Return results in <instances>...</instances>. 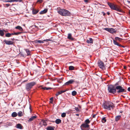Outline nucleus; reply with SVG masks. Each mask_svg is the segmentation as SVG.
Returning <instances> with one entry per match:
<instances>
[{"instance_id":"obj_1","label":"nucleus","mask_w":130,"mask_h":130,"mask_svg":"<svg viewBox=\"0 0 130 130\" xmlns=\"http://www.w3.org/2000/svg\"><path fill=\"white\" fill-rule=\"evenodd\" d=\"M107 4L111 9L119 12H123V10L120 6L110 2L107 3Z\"/></svg>"},{"instance_id":"obj_2","label":"nucleus","mask_w":130,"mask_h":130,"mask_svg":"<svg viewBox=\"0 0 130 130\" xmlns=\"http://www.w3.org/2000/svg\"><path fill=\"white\" fill-rule=\"evenodd\" d=\"M104 108L109 110H111V108H113L114 105L112 103L109 102H105L103 105Z\"/></svg>"},{"instance_id":"obj_3","label":"nucleus","mask_w":130,"mask_h":130,"mask_svg":"<svg viewBox=\"0 0 130 130\" xmlns=\"http://www.w3.org/2000/svg\"><path fill=\"white\" fill-rule=\"evenodd\" d=\"M58 13L61 15L68 16L70 15L71 13L68 11L64 9H61L58 11Z\"/></svg>"},{"instance_id":"obj_4","label":"nucleus","mask_w":130,"mask_h":130,"mask_svg":"<svg viewBox=\"0 0 130 130\" xmlns=\"http://www.w3.org/2000/svg\"><path fill=\"white\" fill-rule=\"evenodd\" d=\"M116 87H115L114 85H110L108 86V90L109 92L114 94L116 93Z\"/></svg>"},{"instance_id":"obj_5","label":"nucleus","mask_w":130,"mask_h":130,"mask_svg":"<svg viewBox=\"0 0 130 130\" xmlns=\"http://www.w3.org/2000/svg\"><path fill=\"white\" fill-rule=\"evenodd\" d=\"M36 84V83L35 82H32L27 84L26 85V90L29 91Z\"/></svg>"},{"instance_id":"obj_6","label":"nucleus","mask_w":130,"mask_h":130,"mask_svg":"<svg viewBox=\"0 0 130 130\" xmlns=\"http://www.w3.org/2000/svg\"><path fill=\"white\" fill-rule=\"evenodd\" d=\"M117 92L118 93H124L126 92V90L121 86H119L116 87Z\"/></svg>"},{"instance_id":"obj_7","label":"nucleus","mask_w":130,"mask_h":130,"mask_svg":"<svg viewBox=\"0 0 130 130\" xmlns=\"http://www.w3.org/2000/svg\"><path fill=\"white\" fill-rule=\"evenodd\" d=\"M104 30H106L107 31L111 33H115L116 32V31L115 29L111 28H104L103 29Z\"/></svg>"},{"instance_id":"obj_8","label":"nucleus","mask_w":130,"mask_h":130,"mask_svg":"<svg viewBox=\"0 0 130 130\" xmlns=\"http://www.w3.org/2000/svg\"><path fill=\"white\" fill-rule=\"evenodd\" d=\"M98 64L100 68L103 70L105 69V67L104 65V62L102 61H100L98 62Z\"/></svg>"},{"instance_id":"obj_9","label":"nucleus","mask_w":130,"mask_h":130,"mask_svg":"<svg viewBox=\"0 0 130 130\" xmlns=\"http://www.w3.org/2000/svg\"><path fill=\"white\" fill-rule=\"evenodd\" d=\"M89 125L85 123L82 124L80 126V128L82 130H85V128H88L89 127Z\"/></svg>"},{"instance_id":"obj_10","label":"nucleus","mask_w":130,"mask_h":130,"mask_svg":"<svg viewBox=\"0 0 130 130\" xmlns=\"http://www.w3.org/2000/svg\"><path fill=\"white\" fill-rule=\"evenodd\" d=\"M4 42L6 44L8 45H12L13 44V42L11 41L7 40H6L4 41Z\"/></svg>"},{"instance_id":"obj_11","label":"nucleus","mask_w":130,"mask_h":130,"mask_svg":"<svg viewBox=\"0 0 130 130\" xmlns=\"http://www.w3.org/2000/svg\"><path fill=\"white\" fill-rule=\"evenodd\" d=\"M74 82V80H70L64 83V85H68L70 84H72Z\"/></svg>"},{"instance_id":"obj_12","label":"nucleus","mask_w":130,"mask_h":130,"mask_svg":"<svg viewBox=\"0 0 130 130\" xmlns=\"http://www.w3.org/2000/svg\"><path fill=\"white\" fill-rule=\"evenodd\" d=\"M4 32H6V31L4 30H2L0 28V36L3 37L5 34Z\"/></svg>"},{"instance_id":"obj_13","label":"nucleus","mask_w":130,"mask_h":130,"mask_svg":"<svg viewBox=\"0 0 130 130\" xmlns=\"http://www.w3.org/2000/svg\"><path fill=\"white\" fill-rule=\"evenodd\" d=\"M36 118L37 116H32L31 118L29 119L28 120V122L31 121Z\"/></svg>"},{"instance_id":"obj_14","label":"nucleus","mask_w":130,"mask_h":130,"mask_svg":"<svg viewBox=\"0 0 130 130\" xmlns=\"http://www.w3.org/2000/svg\"><path fill=\"white\" fill-rule=\"evenodd\" d=\"M55 127L52 126H48L46 128L47 130H54Z\"/></svg>"},{"instance_id":"obj_15","label":"nucleus","mask_w":130,"mask_h":130,"mask_svg":"<svg viewBox=\"0 0 130 130\" xmlns=\"http://www.w3.org/2000/svg\"><path fill=\"white\" fill-rule=\"evenodd\" d=\"M93 40L92 38H90L89 39L87 40L86 41V42L88 43H92L93 42Z\"/></svg>"},{"instance_id":"obj_16","label":"nucleus","mask_w":130,"mask_h":130,"mask_svg":"<svg viewBox=\"0 0 130 130\" xmlns=\"http://www.w3.org/2000/svg\"><path fill=\"white\" fill-rule=\"evenodd\" d=\"M67 38L69 40H74V38L72 37V35L71 34L69 33L68 34Z\"/></svg>"},{"instance_id":"obj_17","label":"nucleus","mask_w":130,"mask_h":130,"mask_svg":"<svg viewBox=\"0 0 130 130\" xmlns=\"http://www.w3.org/2000/svg\"><path fill=\"white\" fill-rule=\"evenodd\" d=\"M47 9H44L43 11H41L39 13L40 14H43L46 13L47 12Z\"/></svg>"},{"instance_id":"obj_18","label":"nucleus","mask_w":130,"mask_h":130,"mask_svg":"<svg viewBox=\"0 0 130 130\" xmlns=\"http://www.w3.org/2000/svg\"><path fill=\"white\" fill-rule=\"evenodd\" d=\"M16 127L18 128L22 129L23 127V126L21 124L19 123L17 124Z\"/></svg>"},{"instance_id":"obj_19","label":"nucleus","mask_w":130,"mask_h":130,"mask_svg":"<svg viewBox=\"0 0 130 130\" xmlns=\"http://www.w3.org/2000/svg\"><path fill=\"white\" fill-rule=\"evenodd\" d=\"M25 50L27 53V56H29L30 55V51L28 49H25Z\"/></svg>"},{"instance_id":"obj_20","label":"nucleus","mask_w":130,"mask_h":130,"mask_svg":"<svg viewBox=\"0 0 130 130\" xmlns=\"http://www.w3.org/2000/svg\"><path fill=\"white\" fill-rule=\"evenodd\" d=\"M113 43L121 47L122 46L119 43H118L115 40H113Z\"/></svg>"},{"instance_id":"obj_21","label":"nucleus","mask_w":130,"mask_h":130,"mask_svg":"<svg viewBox=\"0 0 130 130\" xmlns=\"http://www.w3.org/2000/svg\"><path fill=\"white\" fill-rule=\"evenodd\" d=\"M121 117V116L120 115L117 116H116L115 117V121H118L120 120Z\"/></svg>"},{"instance_id":"obj_22","label":"nucleus","mask_w":130,"mask_h":130,"mask_svg":"<svg viewBox=\"0 0 130 130\" xmlns=\"http://www.w3.org/2000/svg\"><path fill=\"white\" fill-rule=\"evenodd\" d=\"M39 11L33 9L32 10V14H36Z\"/></svg>"},{"instance_id":"obj_23","label":"nucleus","mask_w":130,"mask_h":130,"mask_svg":"<svg viewBox=\"0 0 130 130\" xmlns=\"http://www.w3.org/2000/svg\"><path fill=\"white\" fill-rule=\"evenodd\" d=\"M55 123L57 124H58L61 122V120L59 119H57L55 121Z\"/></svg>"},{"instance_id":"obj_24","label":"nucleus","mask_w":130,"mask_h":130,"mask_svg":"<svg viewBox=\"0 0 130 130\" xmlns=\"http://www.w3.org/2000/svg\"><path fill=\"white\" fill-rule=\"evenodd\" d=\"M15 28L16 29H19L20 31H22L23 30L22 28L20 26H18L16 27Z\"/></svg>"},{"instance_id":"obj_25","label":"nucleus","mask_w":130,"mask_h":130,"mask_svg":"<svg viewBox=\"0 0 130 130\" xmlns=\"http://www.w3.org/2000/svg\"><path fill=\"white\" fill-rule=\"evenodd\" d=\"M41 88L42 89H43L44 90H50L52 89V88H50V87H42Z\"/></svg>"},{"instance_id":"obj_26","label":"nucleus","mask_w":130,"mask_h":130,"mask_svg":"<svg viewBox=\"0 0 130 130\" xmlns=\"http://www.w3.org/2000/svg\"><path fill=\"white\" fill-rule=\"evenodd\" d=\"M17 116V113L15 112H13L11 115V116L12 117H15Z\"/></svg>"},{"instance_id":"obj_27","label":"nucleus","mask_w":130,"mask_h":130,"mask_svg":"<svg viewBox=\"0 0 130 130\" xmlns=\"http://www.w3.org/2000/svg\"><path fill=\"white\" fill-rule=\"evenodd\" d=\"M23 114L22 113V112L21 111H20L18 113V116L19 117H21L23 116Z\"/></svg>"},{"instance_id":"obj_28","label":"nucleus","mask_w":130,"mask_h":130,"mask_svg":"<svg viewBox=\"0 0 130 130\" xmlns=\"http://www.w3.org/2000/svg\"><path fill=\"white\" fill-rule=\"evenodd\" d=\"M41 122H42V123L43 124V125L44 126H46L47 125V124L45 120H42L41 121Z\"/></svg>"},{"instance_id":"obj_29","label":"nucleus","mask_w":130,"mask_h":130,"mask_svg":"<svg viewBox=\"0 0 130 130\" xmlns=\"http://www.w3.org/2000/svg\"><path fill=\"white\" fill-rule=\"evenodd\" d=\"M69 70H74V67L72 66H70L69 67Z\"/></svg>"},{"instance_id":"obj_30","label":"nucleus","mask_w":130,"mask_h":130,"mask_svg":"<svg viewBox=\"0 0 130 130\" xmlns=\"http://www.w3.org/2000/svg\"><path fill=\"white\" fill-rule=\"evenodd\" d=\"M90 121L89 120V119H87L85 121V123L88 124L90 123Z\"/></svg>"},{"instance_id":"obj_31","label":"nucleus","mask_w":130,"mask_h":130,"mask_svg":"<svg viewBox=\"0 0 130 130\" xmlns=\"http://www.w3.org/2000/svg\"><path fill=\"white\" fill-rule=\"evenodd\" d=\"M5 36L6 37H9L11 36V34L10 33H7L5 34Z\"/></svg>"},{"instance_id":"obj_32","label":"nucleus","mask_w":130,"mask_h":130,"mask_svg":"<svg viewBox=\"0 0 130 130\" xmlns=\"http://www.w3.org/2000/svg\"><path fill=\"white\" fill-rule=\"evenodd\" d=\"M115 39L116 40H118L119 41H120L122 39L118 37H116L115 38Z\"/></svg>"},{"instance_id":"obj_33","label":"nucleus","mask_w":130,"mask_h":130,"mask_svg":"<svg viewBox=\"0 0 130 130\" xmlns=\"http://www.w3.org/2000/svg\"><path fill=\"white\" fill-rule=\"evenodd\" d=\"M76 93L77 92L76 91H74L72 92V95L75 96L76 95Z\"/></svg>"},{"instance_id":"obj_34","label":"nucleus","mask_w":130,"mask_h":130,"mask_svg":"<svg viewBox=\"0 0 130 130\" xmlns=\"http://www.w3.org/2000/svg\"><path fill=\"white\" fill-rule=\"evenodd\" d=\"M75 109L76 111V112H79L80 111V110L77 107H75Z\"/></svg>"},{"instance_id":"obj_35","label":"nucleus","mask_w":130,"mask_h":130,"mask_svg":"<svg viewBox=\"0 0 130 130\" xmlns=\"http://www.w3.org/2000/svg\"><path fill=\"white\" fill-rule=\"evenodd\" d=\"M66 114L65 113H62L61 115V117L63 118L65 117L66 116Z\"/></svg>"},{"instance_id":"obj_36","label":"nucleus","mask_w":130,"mask_h":130,"mask_svg":"<svg viewBox=\"0 0 130 130\" xmlns=\"http://www.w3.org/2000/svg\"><path fill=\"white\" fill-rule=\"evenodd\" d=\"M105 117H103L102 119V121L103 122L105 123L106 121Z\"/></svg>"},{"instance_id":"obj_37","label":"nucleus","mask_w":130,"mask_h":130,"mask_svg":"<svg viewBox=\"0 0 130 130\" xmlns=\"http://www.w3.org/2000/svg\"><path fill=\"white\" fill-rule=\"evenodd\" d=\"M66 90L61 91H59V94H60L63 92H66Z\"/></svg>"},{"instance_id":"obj_38","label":"nucleus","mask_w":130,"mask_h":130,"mask_svg":"<svg viewBox=\"0 0 130 130\" xmlns=\"http://www.w3.org/2000/svg\"><path fill=\"white\" fill-rule=\"evenodd\" d=\"M37 43H43L44 42L42 41V40H38L37 41Z\"/></svg>"},{"instance_id":"obj_39","label":"nucleus","mask_w":130,"mask_h":130,"mask_svg":"<svg viewBox=\"0 0 130 130\" xmlns=\"http://www.w3.org/2000/svg\"><path fill=\"white\" fill-rule=\"evenodd\" d=\"M21 33V32H14V35H18L20 34Z\"/></svg>"},{"instance_id":"obj_40","label":"nucleus","mask_w":130,"mask_h":130,"mask_svg":"<svg viewBox=\"0 0 130 130\" xmlns=\"http://www.w3.org/2000/svg\"><path fill=\"white\" fill-rule=\"evenodd\" d=\"M52 40L51 39H46V40H43V41H46V42H48V41H51Z\"/></svg>"},{"instance_id":"obj_41","label":"nucleus","mask_w":130,"mask_h":130,"mask_svg":"<svg viewBox=\"0 0 130 130\" xmlns=\"http://www.w3.org/2000/svg\"><path fill=\"white\" fill-rule=\"evenodd\" d=\"M4 5L6 6H5V7H7L10 6V5L9 4H6Z\"/></svg>"},{"instance_id":"obj_42","label":"nucleus","mask_w":130,"mask_h":130,"mask_svg":"<svg viewBox=\"0 0 130 130\" xmlns=\"http://www.w3.org/2000/svg\"><path fill=\"white\" fill-rule=\"evenodd\" d=\"M43 1L42 0H38L37 1V2L39 3H41Z\"/></svg>"},{"instance_id":"obj_43","label":"nucleus","mask_w":130,"mask_h":130,"mask_svg":"<svg viewBox=\"0 0 130 130\" xmlns=\"http://www.w3.org/2000/svg\"><path fill=\"white\" fill-rule=\"evenodd\" d=\"M4 2H12V0H8V1H4Z\"/></svg>"},{"instance_id":"obj_44","label":"nucleus","mask_w":130,"mask_h":130,"mask_svg":"<svg viewBox=\"0 0 130 130\" xmlns=\"http://www.w3.org/2000/svg\"><path fill=\"white\" fill-rule=\"evenodd\" d=\"M89 0H84V1L86 4H87L89 2Z\"/></svg>"},{"instance_id":"obj_45","label":"nucleus","mask_w":130,"mask_h":130,"mask_svg":"<svg viewBox=\"0 0 130 130\" xmlns=\"http://www.w3.org/2000/svg\"><path fill=\"white\" fill-rule=\"evenodd\" d=\"M18 2V0H12V2Z\"/></svg>"},{"instance_id":"obj_46","label":"nucleus","mask_w":130,"mask_h":130,"mask_svg":"<svg viewBox=\"0 0 130 130\" xmlns=\"http://www.w3.org/2000/svg\"><path fill=\"white\" fill-rule=\"evenodd\" d=\"M126 2L127 3H128L130 4V1L128 0H126Z\"/></svg>"},{"instance_id":"obj_47","label":"nucleus","mask_w":130,"mask_h":130,"mask_svg":"<svg viewBox=\"0 0 130 130\" xmlns=\"http://www.w3.org/2000/svg\"><path fill=\"white\" fill-rule=\"evenodd\" d=\"M50 100L51 101H53V97H52L50 99Z\"/></svg>"},{"instance_id":"obj_48","label":"nucleus","mask_w":130,"mask_h":130,"mask_svg":"<svg viewBox=\"0 0 130 130\" xmlns=\"http://www.w3.org/2000/svg\"><path fill=\"white\" fill-rule=\"evenodd\" d=\"M127 90L128 91L130 92V87H128V88Z\"/></svg>"},{"instance_id":"obj_49","label":"nucleus","mask_w":130,"mask_h":130,"mask_svg":"<svg viewBox=\"0 0 130 130\" xmlns=\"http://www.w3.org/2000/svg\"><path fill=\"white\" fill-rule=\"evenodd\" d=\"M96 116V115H93V116H92V117L93 118H94L95 117V116Z\"/></svg>"},{"instance_id":"obj_50","label":"nucleus","mask_w":130,"mask_h":130,"mask_svg":"<svg viewBox=\"0 0 130 130\" xmlns=\"http://www.w3.org/2000/svg\"><path fill=\"white\" fill-rule=\"evenodd\" d=\"M59 94H59V92L56 94V95L57 96Z\"/></svg>"},{"instance_id":"obj_51","label":"nucleus","mask_w":130,"mask_h":130,"mask_svg":"<svg viewBox=\"0 0 130 130\" xmlns=\"http://www.w3.org/2000/svg\"><path fill=\"white\" fill-rule=\"evenodd\" d=\"M107 13L108 15H109L110 14V13L109 12H107Z\"/></svg>"},{"instance_id":"obj_52","label":"nucleus","mask_w":130,"mask_h":130,"mask_svg":"<svg viewBox=\"0 0 130 130\" xmlns=\"http://www.w3.org/2000/svg\"><path fill=\"white\" fill-rule=\"evenodd\" d=\"M11 40H12V41H14L15 40V39L14 38H13L12 39H11Z\"/></svg>"},{"instance_id":"obj_53","label":"nucleus","mask_w":130,"mask_h":130,"mask_svg":"<svg viewBox=\"0 0 130 130\" xmlns=\"http://www.w3.org/2000/svg\"><path fill=\"white\" fill-rule=\"evenodd\" d=\"M102 13H103V15H105V13L104 12H103Z\"/></svg>"},{"instance_id":"obj_54","label":"nucleus","mask_w":130,"mask_h":130,"mask_svg":"<svg viewBox=\"0 0 130 130\" xmlns=\"http://www.w3.org/2000/svg\"><path fill=\"white\" fill-rule=\"evenodd\" d=\"M18 0V2H22V0Z\"/></svg>"},{"instance_id":"obj_55","label":"nucleus","mask_w":130,"mask_h":130,"mask_svg":"<svg viewBox=\"0 0 130 130\" xmlns=\"http://www.w3.org/2000/svg\"><path fill=\"white\" fill-rule=\"evenodd\" d=\"M76 115L77 116H79V114H76Z\"/></svg>"},{"instance_id":"obj_56","label":"nucleus","mask_w":130,"mask_h":130,"mask_svg":"<svg viewBox=\"0 0 130 130\" xmlns=\"http://www.w3.org/2000/svg\"><path fill=\"white\" fill-rule=\"evenodd\" d=\"M11 35H14V33H11Z\"/></svg>"},{"instance_id":"obj_57","label":"nucleus","mask_w":130,"mask_h":130,"mask_svg":"<svg viewBox=\"0 0 130 130\" xmlns=\"http://www.w3.org/2000/svg\"><path fill=\"white\" fill-rule=\"evenodd\" d=\"M52 102H53V101H50V103H52Z\"/></svg>"},{"instance_id":"obj_58","label":"nucleus","mask_w":130,"mask_h":130,"mask_svg":"<svg viewBox=\"0 0 130 130\" xmlns=\"http://www.w3.org/2000/svg\"><path fill=\"white\" fill-rule=\"evenodd\" d=\"M128 13L129 14H130V10H129V11Z\"/></svg>"},{"instance_id":"obj_59","label":"nucleus","mask_w":130,"mask_h":130,"mask_svg":"<svg viewBox=\"0 0 130 130\" xmlns=\"http://www.w3.org/2000/svg\"><path fill=\"white\" fill-rule=\"evenodd\" d=\"M124 69H126V67H125V66H124Z\"/></svg>"},{"instance_id":"obj_60","label":"nucleus","mask_w":130,"mask_h":130,"mask_svg":"<svg viewBox=\"0 0 130 130\" xmlns=\"http://www.w3.org/2000/svg\"><path fill=\"white\" fill-rule=\"evenodd\" d=\"M78 106H79V107L80 108H81V107L80 106H79V105H78Z\"/></svg>"},{"instance_id":"obj_61","label":"nucleus","mask_w":130,"mask_h":130,"mask_svg":"<svg viewBox=\"0 0 130 130\" xmlns=\"http://www.w3.org/2000/svg\"><path fill=\"white\" fill-rule=\"evenodd\" d=\"M76 82V83H78V82H77V81L76 82Z\"/></svg>"},{"instance_id":"obj_62","label":"nucleus","mask_w":130,"mask_h":130,"mask_svg":"<svg viewBox=\"0 0 130 130\" xmlns=\"http://www.w3.org/2000/svg\"><path fill=\"white\" fill-rule=\"evenodd\" d=\"M27 80H25L24 81V82H27Z\"/></svg>"},{"instance_id":"obj_63","label":"nucleus","mask_w":130,"mask_h":130,"mask_svg":"<svg viewBox=\"0 0 130 130\" xmlns=\"http://www.w3.org/2000/svg\"><path fill=\"white\" fill-rule=\"evenodd\" d=\"M117 83H116V84H115V85H117Z\"/></svg>"}]
</instances>
